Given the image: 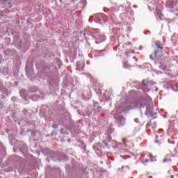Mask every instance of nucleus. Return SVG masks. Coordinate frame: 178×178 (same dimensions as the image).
<instances>
[{
    "label": "nucleus",
    "mask_w": 178,
    "mask_h": 178,
    "mask_svg": "<svg viewBox=\"0 0 178 178\" xmlns=\"http://www.w3.org/2000/svg\"><path fill=\"white\" fill-rule=\"evenodd\" d=\"M95 22L99 23V24H104L108 22V17L104 14H99L95 17Z\"/></svg>",
    "instance_id": "obj_1"
},
{
    "label": "nucleus",
    "mask_w": 178,
    "mask_h": 178,
    "mask_svg": "<svg viewBox=\"0 0 178 178\" xmlns=\"http://www.w3.org/2000/svg\"><path fill=\"white\" fill-rule=\"evenodd\" d=\"M156 47L158 49H160L161 51L163 49V47L162 46V44L160 42H156Z\"/></svg>",
    "instance_id": "obj_2"
},
{
    "label": "nucleus",
    "mask_w": 178,
    "mask_h": 178,
    "mask_svg": "<svg viewBox=\"0 0 178 178\" xmlns=\"http://www.w3.org/2000/svg\"><path fill=\"white\" fill-rule=\"evenodd\" d=\"M130 106L131 108H136V106H137V102H136V101L131 102Z\"/></svg>",
    "instance_id": "obj_3"
},
{
    "label": "nucleus",
    "mask_w": 178,
    "mask_h": 178,
    "mask_svg": "<svg viewBox=\"0 0 178 178\" xmlns=\"http://www.w3.org/2000/svg\"><path fill=\"white\" fill-rule=\"evenodd\" d=\"M169 158H170V156H169V155H168L167 156H165V160H164V161H165V162L169 161H170V159H169Z\"/></svg>",
    "instance_id": "obj_4"
},
{
    "label": "nucleus",
    "mask_w": 178,
    "mask_h": 178,
    "mask_svg": "<svg viewBox=\"0 0 178 178\" xmlns=\"http://www.w3.org/2000/svg\"><path fill=\"white\" fill-rule=\"evenodd\" d=\"M143 86H149V82H147V83H145V81H143Z\"/></svg>",
    "instance_id": "obj_5"
},
{
    "label": "nucleus",
    "mask_w": 178,
    "mask_h": 178,
    "mask_svg": "<svg viewBox=\"0 0 178 178\" xmlns=\"http://www.w3.org/2000/svg\"><path fill=\"white\" fill-rule=\"evenodd\" d=\"M127 139L126 138H124L123 139H122V142L123 143H124V141H127Z\"/></svg>",
    "instance_id": "obj_6"
},
{
    "label": "nucleus",
    "mask_w": 178,
    "mask_h": 178,
    "mask_svg": "<svg viewBox=\"0 0 178 178\" xmlns=\"http://www.w3.org/2000/svg\"><path fill=\"white\" fill-rule=\"evenodd\" d=\"M103 143L104 144V145H106V147H108V145L106 144V141H103Z\"/></svg>",
    "instance_id": "obj_7"
},
{
    "label": "nucleus",
    "mask_w": 178,
    "mask_h": 178,
    "mask_svg": "<svg viewBox=\"0 0 178 178\" xmlns=\"http://www.w3.org/2000/svg\"><path fill=\"white\" fill-rule=\"evenodd\" d=\"M63 0H59V2H60V3H62Z\"/></svg>",
    "instance_id": "obj_8"
},
{
    "label": "nucleus",
    "mask_w": 178,
    "mask_h": 178,
    "mask_svg": "<svg viewBox=\"0 0 178 178\" xmlns=\"http://www.w3.org/2000/svg\"><path fill=\"white\" fill-rule=\"evenodd\" d=\"M145 162H149V160H148V159H147V160H145Z\"/></svg>",
    "instance_id": "obj_9"
},
{
    "label": "nucleus",
    "mask_w": 178,
    "mask_h": 178,
    "mask_svg": "<svg viewBox=\"0 0 178 178\" xmlns=\"http://www.w3.org/2000/svg\"><path fill=\"white\" fill-rule=\"evenodd\" d=\"M175 87H178V85H176Z\"/></svg>",
    "instance_id": "obj_10"
}]
</instances>
